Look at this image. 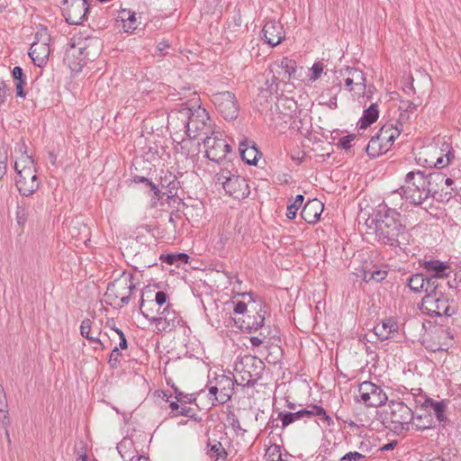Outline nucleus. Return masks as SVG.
<instances>
[{
    "label": "nucleus",
    "instance_id": "1",
    "mask_svg": "<svg viewBox=\"0 0 461 461\" xmlns=\"http://www.w3.org/2000/svg\"><path fill=\"white\" fill-rule=\"evenodd\" d=\"M366 224L375 225V239L380 244L401 248L408 243L409 235L401 221L400 212L386 204H379Z\"/></svg>",
    "mask_w": 461,
    "mask_h": 461
},
{
    "label": "nucleus",
    "instance_id": "2",
    "mask_svg": "<svg viewBox=\"0 0 461 461\" xmlns=\"http://www.w3.org/2000/svg\"><path fill=\"white\" fill-rule=\"evenodd\" d=\"M184 117V128L190 139H196L200 135L208 136L211 132L210 117L206 110L200 105L196 108H184L180 112Z\"/></svg>",
    "mask_w": 461,
    "mask_h": 461
},
{
    "label": "nucleus",
    "instance_id": "3",
    "mask_svg": "<svg viewBox=\"0 0 461 461\" xmlns=\"http://www.w3.org/2000/svg\"><path fill=\"white\" fill-rule=\"evenodd\" d=\"M396 192L410 203L421 204L429 198L425 173L420 170L409 172L405 176V185Z\"/></svg>",
    "mask_w": 461,
    "mask_h": 461
},
{
    "label": "nucleus",
    "instance_id": "4",
    "mask_svg": "<svg viewBox=\"0 0 461 461\" xmlns=\"http://www.w3.org/2000/svg\"><path fill=\"white\" fill-rule=\"evenodd\" d=\"M420 309L431 317H450L457 312L458 307L454 297L443 292L426 294L421 300Z\"/></svg>",
    "mask_w": 461,
    "mask_h": 461
},
{
    "label": "nucleus",
    "instance_id": "5",
    "mask_svg": "<svg viewBox=\"0 0 461 461\" xmlns=\"http://www.w3.org/2000/svg\"><path fill=\"white\" fill-rule=\"evenodd\" d=\"M14 169L18 175L15 185L22 195L29 196L38 190L40 183L32 156H26L23 159L16 161Z\"/></svg>",
    "mask_w": 461,
    "mask_h": 461
},
{
    "label": "nucleus",
    "instance_id": "6",
    "mask_svg": "<svg viewBox=\"0 0 461 461\" xmlns=\"http://www.w3.org/2000/svg\"><path fill=\"white\" fill-rule=\"evenodd\" d=\"M402 129L386 123L369 140L366 151L370 158H376L386 153L393 146L395 139L401 134Z\"/></svg>",
    "mask_w": 461,
    "mask_h": 461
},
{
    "label": "nucleus",
    "instance_id": "7",
    "mask_svg": "<svg viewBox=\"0 0 461 461\" xmlns=\"http://www.w3.org/2000/svg\"><path fill=\"white\" fill-rule=\"evenodd\" d=\"M263 369L264 363L259 358L245 356L240 363L235 365V371L240 375V382L236 378L235 383L246 387H252L260 378Z\"/></svg>",
    "mask_w": 461,
    "mask_h": 461
},
{
    "label": "nucleus",
    "instance_id": "8",
    "mask_svg": "<svg viewBox=\"0 0 461 461\" xmlns=\"http://www.w3.org/2000/svg\"><path fill=\"white\" fill-rule=\"evenodd\" d=\"M133 289H135V285L132 282V276H123L122 278L114 280L108 285L104 295L110 305H115L116 301L120 299L122 304H119V307H122L130 302Z\"/></svg>",
    "mask_w": 461,
    "mask_h": 461
},
{
    "label": "nucleus",
    "instance_id": "9",
    "mask_svg": "<svg viewBox=\"0 0 461 461\" xmlns=\"http://www.w3.org/2000/svg\"><path fill=\"white\" fill-rule=\"evenodd\" d=\"M205 157L211 161L220 164L231 151L230 146L222 138L220 132L212 131L211 135L203 140Z\"/></svg>",
    "mask_w": 461,
    "mask_h": 461
},
{
    "label": "nucleus",
    "instance_id": "10",
    "mask_svg": "<svg viewBox=\"0 0 461 461\" xmlns=\"http://www.w3.org/2000/svg\"><path fill=\"white\" fill-rule=\"evenodd\" d=\"M212 101L225 120H235L239 116L240 107L233 93L230 91L215 93L212 95Z\"/></svg>",
    "mask_w": 461,
    "mask_h": 461
},
{
    "label": "nucleus",
    "instance_id": "11",
    "mask_svg": "<svg viewBox=\"0 0 461 461\" xmlns=\"http://www.w3.org/2000/svg\"><path fill=\"white\" fill-rule=\"evenodd\" d=\"M360 400L367 407H379L387 402L388 398L384 390L372 382L365 381L359 384Z\"/></svg>",
    "mask_w": 461,
    "mask_h": 461
},
{
    "label": "nucleus",
    "instance_id": "12",
    "mask_svg": "<svg viewBox=\"0 0 461 461\" xmlns=\"http://www.w3.org/2000/svg\"><path fill=\"white\" fill-rule=\"evenodd\" d=\"M390 409L393 429L395 431L409 430L410 424L414 419L412 410L402 402H392L390 403Z\"/></svg>",
    "mask_w": 461,
    "mask_h": 461
},
{
    "label": "nucleus",
    "instance_id": "13",
    "mask_svg": "<svg viewBox=\"0 0 461 461\" xmlns=\"http://www.w3.org/2000/svg\"><path fill=\"white\" fill-rule=\"evenodd\" d=\"M296 69V61L292 59L284 57L281 59L276 60L270 66V71L273 73V84L277 88L279 82H289L292 78L295 77Z\"/></svg>",
    "mask_w": 461,
    "mask_h": 461
},
{
    "label": "nucleus",
    "instance_id": "14",
    "mask_svg": "<svg viewBox=\"0 0 461 461\" xmlns=\"http://www.w3.org/2000/svg\"><path fill=\"white\" fill-rule=\"evenodd\" d=\"M88 11L86 0H65L62 6V14L69 24H81Z\"/></svg>",
    "mask_w": 461,
    "mask_h": 461
},
{
    "label": "nucleus",
    "instance_id": "15",
    "mask_svg": "<svg viewBox=\"0 0 461 461\" xmlns=\"http://www.w3.org/2000/svg\"><path fill=\"white\" fill-rule=\"evenodd\" d=\"M444 174L441 172H432L426 175L427 194L428 197L432 196L436 200H448L452 194L445 191L443 186Z\"/></svg>",
    "mask_w": 461,
    "mask_h": 461
},
{
    "label": "nucleus",
    "instance_id": "16",
    "mask_svg": "<svg viewBox=\"0 0 461 461\" xmlns=\"http://www.w3.org/2000/svg\"><path fill=\"white\" fill-rule=\"evenodd\" d=\"M86 48L72 43L65 52L64 61L72 71H80L86 63Z\"/></svg>",
    "mask_w": 461,
    "mask_h": 461
},
{
    "label": "nucleus",
    "instance_id": "17",
    "mask_svg": "<svg viewBox=\"0 0 461 461\" xmlns=\"http://www.w3.org/2000/svg\"><path fill=\"white\" fill-rule=\"evenodd\" d=\"M225 192L234 199L242 200L249 195L250 189L247 180L244 177L234 175L227 182Z\"/></svg>",
    "mask_w": 461,
    "mask_h": 461
},
{
    "label": "nucleus",
    "instance_id": "18",
    "mask_svg": "<svg viewBox=\"0 0 461 461\" xmlns=\"http://www.w3.org/2000/svg\"><path fill=\"white\" fill-rule=\"evenodd\" d=\"M262 33L265 41L272 47L277 46L285 39L283 25L276 21H268L265 23Z\"/></svg>",
    "mask_w": 461,
    "mask_h": 461
},
{
    "label": "nucleus",
    "instance_id": "19",
    "mask_svg": "<svg viewBox=\"0 0 461 461\" xmlns=\"http://www.w3.org/2000/svg\"><path fill=\"white\" fill-rule=\"evenodd\" d=\"M253 303L257 304L254 307L256 314L253 316H248L249 321L247 330H249V332L257 331L259 329H261L264 325L266 316L268 314V307L261 300H259L258 303L253 300Z\"/></svg>",
    "mask_w": 461,
    "mask_h": 461
},
{
    "label": "nucleus",
    "instance_id": "20",
    "mask_svg": "<svg viewBox=\"0 0 461 461\" xmlns=\"http://www.w3.org/2000/svg\"><path fill=\"white\" fill-rule=\"evenodd\" d=\"M398 330V322L393 318L383 320L381 323H378L374 327V332L380 340H386L393 338Z\"/></svg>",
    "mask_w": 461,
    "mask_h": 461
},
{
    "label": "nucleus",
    "instance_id": "21",
    "mask_svg": "<svg viewBox=\"0 0 461 461\" xmlns=\"http://www.w3.org/2000/svg\"><path fill=\"white\" fill-rule=\"evenodd\" d=\"M324 205L318 199L308 201L301 212V217L308 223L316 222L323 211Z\"/></svg>",
    "mask_w": 461,
    "mask_h": 461
},
{
    "label": "nucleus",
    "instance_id": "22",
    "mask_svg": "<svg viewBox=\"0 0 461 461\" xmlns=\"http://www.w3.org/2000/svg\"><path fill=\"white\" fill-rule=\"evenodd\" d=\"M421 266L429 276L434 277L443 279L449 275V265L438 259L425 260Z\"/></svg>",
    "mask_w": 461,
    "mask_h": 461
},
{
    "label": "nucleus",
    "instance_id": "23",
    "mask_svg": "<svg viewBox=\"0 0 461 461\" xmlns=\"http://www.w3.org/2000/svg\"><path fill=\"white\" fill-rule=\"evenodd\" d=\"M29 55L36 66L42 67L48 60L50 47L44 42H33L31 45Z\"/></svg>",
    "mask_w": 461,
    "mask_h": 461
},
{
    "label": "nucleus",
    "instance_id": "24",
    "mask_svg": "<svg viewBox=\"0 0 461 461\" xmlns=\"http://www.w3.org/2000/svg\"><path fill=\"white\" fill-rule=\"evenodd\" d=\"M217 384L219 386L220 394L215 396V401L223 404L230 401L232 396L234 381L229 376L221 375L217 379Z\"/></svg>",
    "mask_w": 461,
    "mask_h": 461
},
{
    "label": "nucleus",
    "instance_id": "25",
    "mask_svg": "<svg viewBox=\"0 0 461 461\" xmlns=\"http://www.w3.org/2000/svg\"><path fill=\"white\" fill-rule=\"evenodd\" d=\"M437 155H438V156L436 158V160L431 158L429 162L431 164H433L434 167H436L438 168L445 167L454 158V152L452 150V148L446 141H443L441 143V147L439 148V152Z\"/></svg>",
    "mask_w": 461,
    "mask_h": 461
},
{
    "label": "nucleus",
    "instance_id": "26",
    "mask_svg": "<svg viewBox=\"0 0 461 461\" xmlns=\"http://www.w3.org/2000/svg\"><path fill=\"white\" fill-rule=\"evenodd\" d=\"M346 73L349 74L354 82V86L350 90H355L357 95H364L366 91V77L362 70L356 68H346Z\"/></svg>",
    "mask_w": 461,
    "mask_h": 461
},
{
    "label": "nucleus",
    "instance_id": "27",
    "mask_svg": "<svg viewBox=\"0 0 461 461\" xmlns=\"http://www.w3.org/2000/svg\"><path fill=\"white\" fill-rule=\"evenodd\" d=\"M92 321L90 319H86L82 321L80 325V333L82 337L86 339L88 341L96 343L100 346V348L104 349V342L99 339V335L101 334L100 330H94L92 334Z\"/></svg>",
    "mask_w": 461,
    "mask_h": 461
},
{
    "label": "nucleus",
    "instance_id": "28",
    "mask_svg": "<svg viewBox=\"0 0 461 461\" xmlns=\"http://www.w3.org/2000/svg\"><path fill=\"white\" fill-rule=\"evenodd\" d=\"M311 411L310 407L308 409H303L299 410L295 412H279L278 418L282 421V427L286 428L290 424L295 422L296 420H302V419H311Z\"/></svg>",
    "mask_w": 461,
    "mask_h": 461
},
{
    "label": "nucleus",
    "instance_id": "29",
    "mask_svg": "<svg viewBox=\"0 0 461 461\" xmlns=\"http://www.w3.org/2000/svg\"><path fill=\"white\" fill-rule=\"evenodd\" d=\"M160 185L163 189H166L165 194L167 197L172 198L177 194L179 181H177L175 175L167 172L164 176L160 178Z\"/></svg>",
    "mask_w": 461,
    "mask_h": 461
},
{
    "label": "nucleus",
    "instance_id": "30",
    "mask_svg": "<svg viewBox=\"0 0 461 461\" xmlns=\"http://www.w3.org/2000/svg\"><path fill=\"white\" fill-rule=\"evenodd\" d=\"M378 105L376 104H372L368 108L364 110L363 115L357 123L359 128L366 129L378 119Z\"/></svg>",
    "mask_w": 461,
    "mask_h": 461
},
{
    "label": "nucleus",
    "instance_id": "31",
    "mask_svg": "<svg viewBox=\"0 0 461 461\" xmlns=\"http://www.w3.org/2000/svg\"><path fill=\"white\" fill-rule=\"evenodd\" d=\"M423 405L433 410L434 414L439 422H444L447 420L446 415L447 403L445 401L438 402L431 398H426Z\"/></svg>",
    "mask_w": 461,
    "mask_h": 461
},
{
    "label": "nucleus",
    "instance_id": "32",
    "mask_svg": "<svg viewBox=\"0 0 461 461\" xmlns=\"http://www.w3.org/2000/svg\"><path fill=\"white\" fill-rule=\"evenodd\" d=\"M206 455L211 458H214V461H225L228 453L220 441L214 440L212 443L207 442Z\"/></svg>",
    "mask_w": 461,
    "mask_h": 461
},
{
    "label": "nucleus",
    "instance_id": "33",
    "mask_svg": "<svg viewBox=\"0 0 461 461\" xmlns=\"http://www.w3.org/2000/svg\"><path fill=\"white\" fill-rule=\"evenodd\" d=\"M143 305H144V299L141 298L140 304V310L142 315L146 319H148L149 321L155 323L157 325V328H158V330L159 331L170 330L175 326V324L174 323H170V321H167V318H163V317H149V315L148 313H146L145 312L142 311Z\"/></svg>",
    "mask_w": 461,
    "mask_h": 461
},
{
    "label": "nucleus",
    "instance_id": "34",
    "mask_svg": "<svg viewBox=\"0 0 461 461\" xmlns=\"http://www.w3.org/2000/svg\"><path fill=\"white\" fill-rule=\"evenodd\" d=\"M120 17L123 23V29L126 32H131L138 27L136 14L131 10H122Z\"/></svg>",
    "mask_w": 461,
    "mask_h": 461
},
{
    "label": "nucleus",
    "instance_id": "35",
    "mask_svg": "<svg viewBox=\"0 0 461 461\" xmlns=\"http://www.w3.org/2000/svg\"><path fill=\"white\" fill-rule=\"evenodd\" d=\"M412 426L416 430H425L434 428V420L429 413L419 414L412 420Z\"/></svg>",
    "mask_w": 461,
    "mask_h": 461
},
{
    "label": "nucleus",
    "instance_id": "36",
    "mask_svg": "<svg viewBox=\"0 0 461 461\" xmlns=\"http://www.w3.org/2000/svg\"><path fill=\"white\" fill-rule=\"evenodd\" d=\"M426 276L423 274H414L407 278V285L409 288L415 292L420 293L425 289Z\"/></svg>",
    "mask_w": 461,
    "mask_h": 461
},
{
    "label": "nucleus",
    "instance_id": "37",
    "mask_svg": "<svg viewBox=\"0 0 461 461\" xmlns=\"http://www.w3.org/2000/svg\"><path fill=\"white\" fill-rule=\"evenodd\" d=\"M12 76L17 82L15 84L16 94L20 97H25L26 93L23 91L25 84L23 70L21 67L16 66L13 68Z\"/></svg>",
    "mask_w": 461,
    "mask_h": 461
},
{
    "label": "nucleus",
    "instance_id": "38",
    "mask_svg": "<svg viewBox=\"0 0 461 461\" xmlns=\"http://www.w3.org/2000/svg\"><path fill=\"white\" fill-rule=\"evenodd\" d=\"M438 277L432 276H426L425 289L426 294H432L434 293H443V285L438 282Z\"/></svg>",
    "mask_w": 461,
    "mask_h": 461
},
{
    "label": "nucleus",
    "instance_id": "39",
    "mask_svg": "<svg viewBox=\"0 0 461 461\" xmlns=\"http://www.w3.org/2000/svg\"><path fill=\"white\" fill-rule=\"evenodd\" d=\"M310 411L312 413L311 419L317 416L327 426H330L334 423L332 419L327 414L326 411L320 405H310Z\"/></svg>",
    "mask_w": 461,
    "mask_h": 461
},
{
    "label": "nucleus",
    "instance_id": "40",
    "mask_svg": "<svg viewBox=\"0 0 461 461\" xmlns=\"http://www.w3.org/2000/svg\"><path fill=\"white\" fill-rule=\"evenodd\" d=\"M240 151L242 160L246 162L248 165L256 164L258 150L254 147H252L250 149H243V142H240Z\"/></svg>",
    "mask_w": 461,
    "mask_h": 461
},
{
    "label": "nucleus",
    "instance_id": "41",
    "mask_svg": "<svg viewBox=\"0 0 461 461\" xmlns=\"http://www.w3.org/2000/svg\"><path fill=\"white\" fill-rule=\"evenodd\" d=\"M304 197L303 194H297L293 203L289 204L286 209V217L293 220L296 216L298 209L302 206Z\"/></svg>",
    "mask_w": 461,
    "mask_h": 461
},
{
    "label": "nucleus",
    "instance_id": "42",
    "mask_svg": "<svg viewBox=\"0 0 461 461\" xmlns=\"http://www.w3.org/2000/svg\"><path fill=\"white\" fill-rule=\"evenodd\" d=\"M29 215L28 205L24 201H21L17 205L16 220L20 226H23L27 221Z\"/></svg>",
    "mask_w": 461,
    "mask_h": 461
},
{
    "label": "nucleus",
    "instance_id": "43",
    "mask_svg": "<svg viewBox=\"0 0 461 461\" xmlns=\"http://www.w3.org/2000/svg\"><path fill=\"white\" fill-rule=\"evenodd\" d=\"M234 175L230 173L228 168H221L220 172L215 175L216 183L221 184L223 189L225 190V186H227V182Z\"/></svg>",
    "mask_w": 461,
    "mask_h": 461
},
{
    "label": "nucleus",
    "instance_id": "44",
    "mask_svg": "<svg viewBox=\"0 0 461 461\" xmlns=\"http://www.w3.org/2000/svg\"><path fill=\"white\" fill-rule=\"evenodd\" d=\"M387 276V272L384 270H375L372 272H366L364 278L366 281L374 280L375 282H381Z\"/></svg>",
    "mask_w": 461,
    "mask_h": 461
},
{
    "label": "nucleus",
    "instance_id": "45",
    "mask_svg": "<svg viewBox=\"0 0 461 461\" xmlns=\"http://www.w3.org/2000/svg\"><path fill=\"white\" fill-rule=\"evenodd\" d=\"M7 158V150L4 147L0 148V179H2L6 173Z\"/></svg>",
    "mask_w": 461,
    "mask_h": 461
},
{
    "label": "nucleus",
    "instance_id": "46",
    "mask_svg": "<svg viewBox=\"0 0 461 461\" xmlns=\"http://www.w3.org/2000/svg\"><path fill=\"white\" fill-rule=\"evenodd\" d=\"M324 69V65L321 62H315L312 67V73L309 80L312 82L316 81L321 75Z\"/></svg>",
    "mask_w": 461,
    "mask_h": 461
},
{
    "label": "nucleus",
    "instance_id": "47",
    "mask_svg": "<svg viewBox=\"0 0 461 461\" xmlns=\"http://www.w3.org/2000/svg\"><path fill=\"white\" fill-rule=\"evenodd\" d=\"M356 135L348 134L347 136H343L339 139L338 146L344 149H348L351 148V142L355 140Z\"/></svg>",
    "mask_w": 461,
    "mask_h": 461
},
{
    "label": "nucleus",
    "instance_id": "48",
    "mask_svg": "<svg viewBox=\"0 0 461 461\" xmlns=\"http://www.w3.org/2000/svg\"><path fill=\"white\" fill-rule=\"evenodd\" d=\"M122 357V352L118 347H114L110 354L109 364L112 367H115L119 362V358Z\"/></svg>",
    "mask_w": 461,
    "mask_h": 461
},
{
    "label": "nucleus",
    "instance_id": "49",
    "mask_svg": "<svg viewBox=\"0 0 461 461\" xmlns=\"http://www.w3.org/2000/svg\"><path fill=\"white\" fill-rule=\"evenodd\" d=\"M179 95L178 99L180 100H183V99H185L187 98L190 95H194L195 97L193 98L192 100H194V99H199L197 97V93L195 91H193L192 88L190 86H184V87H181L180 88V91L178 92L177 94Z\"/></svg>",
    "mask_w": 461,
    "mask_h": 461
},
{
    "label": "nucleus",
    "instance_id": "50",
    "mask_svg": "<svg viewBox=\"0 0 461 461\" xmlns=\"http://www.w3.org/2000/svg\"><path fill=\"white\" fill-rule=\"evenodd\" d=\"M363 458H365L364 455H362L361 453H358L357 451H354V452H349V453L344 455L340 458V461H358Z\"/></svg>",
    "mask_w": 461,
    "mask_h": 461
},
{
    "label": "nucleus",
    "instance_id": "51",
    "mask_svg": "<svg viewBox=\"0 0 461 461\" xmlns=\"http://www.w3.org/2000/svg\"><path fill=\"white\" fill-rule=\"evenodd\" d=\"M113 330L119 336V348L122 349L127 348L128 343L124 333L120 329L113 328Z\"/></svg>",
    "mask_w": 461,
    "mask_h": 461
},
{
    "label": "nucleus",
    "instance_id": "52",
    "mask_svg": "<svg viewBox=\"0 0 461 461\" xmlns=\"http://www.w3.org/2000/svg\"><path fill=\"white\" fill-rule=\"evenodd\" d=\"M167 298H168V295L167 293H165L163 291H159L155 295V302L157 304L161 306L167 302Z\"/></svg>",
    "mask_w": 461,
    "mask_h": 461
},
{
    "label": "nucleus",
    "instance_id": "53",
    "mask_svg": "<svg viewBox=\"0 0 461 461\" xmlns=\"http://www.w3.org/2000/svg\"><path fill=\"white\" fill-rule=\"evenodd\" d=\"M149 186L150 187V190L153 192L156 200H160L163 198L164 195H166L165 192H161L154 183L150 182Z\"/></svg>",
    "mask_w": 461,
    "mask_h": 461
},
{
    "label": "nucleus",
    "instance_id": "54",
    "mask_svg": "<svg viewBox=\"0 0 461 461\" xmlns=\"http://www.w3.org/2000/svg\"><path fill=\"white\" fill-rule=\"evenodd\" d=\"M7 401L4 387L0 384V411H5Z\"/></svg>",
    "mask_w": 461,
    "mask_h": 461
},
{
    "label": "nucleus",
    "instance_id": "55",
    "mask_svg": "<svg viewBox=\"0 0 461 461\" xmlns=\"http://www.w3.org/2000/svg\"><path fill=\"white\" fill-rule=\"evenodd\" d=\"M247 309L248 305L244 302L240 301L235 303L233 311L237 314H243Z\"/></svg>",
    "mask_w": 461,
    "mask_h": 461
},
{
    "label": "nucleus",
    "instance_id": "56",
    "mask_svg": "<svg viewBox=\"0 0 461 461\" xmlns=\"http://www.w3.org/2000/svg\"><path fill=\"white\" fill-rule=\"evenodd\" d=\"M229 419L230 420V425L234 430H240L242 432L246 431L241 428L239 419L234 414H232V416L230 417Z\"/></svg>",
    "mask_w": 461,
    "mask_h": 461
},
{
    "label": "nucleus",
    "instance_id": "57",
    "mask_svg": "<svg viewBox=\"0 0 461 461\" xmlns=\"http://www.w3.org/2000/svg\"><path fill=\"white\" fill-rule=\"evenodd\" d=\"M160 259L169 265H173L176 262V254H167L161 255Z\"/></svg>",
    "mask_w": 461,
    "mask_h": 461
},
{
    "label": "nucleus",
    "instance_id": "58",
    "mask_svg": "<svg viewBox=\"0 0 461 461\" xmlns=\"http://www.w3.org/2000/svg\"><path fill=\"white\" fill-rule=\"evenodd\" d=\"M417 108V105L413 103L407 102L404 106H400V109L402 110L404 113H413Z\"/></svg>",
    "mask_w": 461,
    "mask_h": 461
},
{
    "label": "nucleus",
    "instance_id": "59",
    "mask_svg": "<svg viewBox=\"0 0 461 461\" xmlns=\"http://www.w3.org/2000/svg\"><path fill=\"white\" fill-rule=\"evenodd\" d=\"M15 151H18L23 156H24L22 159H23L27 155V146L24 143V141L21 140L19 143H17V147L15 148Z\"/></svg>",
    "mask_w": 461,
    "mask_h": 461
},
{
    "label": "nucleus",
    "instance_id": "60",
    "mask_svg": "<svg viewBox=\"0 0 461 461\" xmlns=\"http://www.w3.org/2000/svg\"><path fill=\"white\" fill-rule=\"evenodd\" d=\"M409 120V114L407 113H404L403 111L400 113V116L396 122V124L394 126H397L398 128L402 130V122Z\"/></svg>",
    "mask_w": 461,
    "mask_h": 461
},
{
    "label": "nucleus",
    "instance_id": "61",
    "mask_svg": "<svg viewBox=\"0 0 461 461\" xmlns=\"http://www.w3.org/2000/svg\"><path fill=\"white\" fill-rule=\"evenodd\" d=\"M169 48V43L166 41H160L157 45V50L159 51L162 55H164V51Z\"/></svg>",
    "mask_w": 461,
    "mask_h": 461
},
{
    "label": "nucleus",
    "instance_id": "62",
    "mask_svg": "<svg viewBox=\"0 0 461 461\" xmlns=\"http://www.w3.org/2000/svg\"><path fill=\"white\" fill-rule=\"evenodd\" d=\"M326 105L330 109H336L338 107L337 96L334 95L330 97V100L326 103Z\"/></svg>",
    "mask_w": 461,
    "mask_h": 461
},
{
    "label": "nucleus",
    "instance_id": "63",
    "mask_svg": "<svg viewBox=\"0 0 461 461\" xmlns=\"http://www.w3.org/2000/svg\"><path fill=\"white\" fill-rule=\"evenodd\" d=\"M191 411H192V409L190 407L180 406V410L178 411V414L185 416V417H189Z\"/></svg>",
    "mask_w": 461,
    "mask_h": 461
},
{
    "label": "nucleus",
    "instance_id": "64",
    "mask_svg": "<svg viewBox=\"0 0 461 461\" xmlns=\"http://www.w3.org/2000/svg\"><path fill=\"white\" fill-rule=\"evenodd\" d=\"M133 181L135 183H145L147 185H149V183L151 182L149 178H147L145 176H134Z\"/></svg>",
    "mask_w": 461,
    "mask_h": 461
}]
</instances>
